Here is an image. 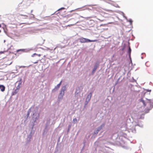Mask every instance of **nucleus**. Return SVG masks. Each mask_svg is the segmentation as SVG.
Returning <instances> with one entry per match:
<instances>
[{
  "mask_svg": "<svg viewBox=\"0 0 153 153\" xmlns=\"http://www.w3.org/2000/svg\"><path fill=\"white\" fill-rule=\"evenodd\" d=\"M80 42L81 43H85L91 42H94L97 41L96 40H91L83 37H81L79 39Z\"/></svg>",
  "mask_w": 153,
  "mask_h": 153,
  "instance_id": "nucleus-1",
  "label": "nucleus"
},
{
  "mask_svg": "<svg viewBox=\"0 0 153 153\" xmlns=\"http://www.w3.org/2000/svg\"><path fill=\"white\" fill-rule=\"evenodd\" d=\"M64 94V91L61 90V92L58 98L62 99Z\"/></svg>",
  "mask_w": 153,
  "mask_h": 153,
  "instance_id": "nucleus-2",
  "label": "nucleus"
},
{
  "mask_svg": "<svg viewBox=\"0 0 153 153\" xmlns=\"http://www.w3.org/2000/svg\"><path fill=\"white\" fill-rule=\"evenodd\" d=\"M92 94L91 93H90L87 96L86 101L88 102L90 100Z\"/></svg>",
  "mask_w": 153,
  "mask_h": 153,
  "instance_id": "nucleus-3",
  "label": "nucleus"
},
{
  "mask_svg": "<svg viewBox=\"0 0 153 153\" xmlns=\"http://www.w3.org/2000/svg\"><path fill=\"white\" fill-rule=\"evenodd\" d=\"M5 87L3 85H0V89L2 91H4L5 90Z\"/></svg>",
  "mask_w": 153,
  "mask_h": 153,
  "instance_id": "nucleus-4",
  "label": "nucleus"
},
{
  "mask_svg": "<svg viewBox=\"0 0 153 153\" xmlns=\"http://www.w3.org/2000/svg\"><path fill=\"white\" fill-rule=\"evenodd\" d=\"M98 66V64H96L95 65L94 67V68L92 71V73L93 74H94V72L96 70Z\"/></svg>",
  "mask_w": 153,
  "mask_h": 153,
  "instance_id": "nucleus-5",
  "label": "nucleus"
},
{
  "mask_svg": "<svg viewBox=\"0 0 153 153\" xmlns=\"http://www.w3.org/2000/svg\"><path fill=\"white\" fill-rule=\"evenodd\" d=\"M62 80L60 81V83L57 85L55 87V88L56 89H58L60 87V86L62 84Z\"/></svg>",
  "mask_w": 153,
  "mask_h": 153,
  "instance_id": "nucleus-6",
  "label": "nucleus"
},
{
  "mask_svg": "<svg viewBox=\"0 0 153 153\" xmlns=\"http://www.w3.org/2000/svg\"><path fill=\"white\" fill-rule=\"evenodd\" d=\"M131 50L130 47H129L128 50V53L129 54V56H130L131 55Z\"/></svg>",
  "mask_w": 153,
  "mask_h": 153,
  "instance_id": "nucleus-7",
  "label": "nucleus"
},
{
  "mask_svg": "<svg viewBox=\"0 0 153 153\" xmlns=\"http://www.w3.org/2000/svg\"><path fill=\"white\" fill-rule=\"evenodd\" d=\"M140 102H143V104H144V106H145L146 105L145 104V101H144L143 100V98H141V99H140Z\"/></svg>",
  "mask_w": 153,
  "mask_h": 153,
  "instance_id": "nucleus-8",
  "label": "nucleus"
},
{
  "mask_svg": "<svg viewBox=\"0 0 153 153\" xmlns=\"http://www.w3.org/2000/svg\"><path fill=\"white\" fill-rule=\"evenodd\" d=\"M19 91V90H18L17 89H15V91H14V94H17Z\"/></svg>",
  "mask_w": 153,
  "mask_h": 153,
  "instance_id": "nucleus-9",
  "label": "nucleus"
},
{
  "mask_svg": "<svg viewBox=\"0 0 153 153\" xmlns=\"http://www.w3.org/2000/svg\"><path fill=\"white\" fill-rule=\"evenodd\" d=\"M21 84V83H19V84L17 86V87L16 88V89H17L19 90V89L20 87V85Z\"/></svg>",
  "mask_w": 153,
  "mask_h": 153,
  "instance_id": "nucleus-10",
  "label": "nucleus"
},
{
  "mask_svg": "<svg viewBox=\"0 0 153 153\" xmlns=\"http://www.w3.org/2000/svg\"><path fill=\"white\" fill-rule=\"evenodd\" d=\"M35 55H37L39 57H40V56H41V55L39 54H36V53H34L33 54V55H32V57H33L35 56Z\"/></svg>",
  "mask_w": 153,
  "mask_h": 153,
  "instance_id": "nucleus-11",
  "label": "nucleus"
},
{
  "mask_svg": "<svg viewBox=\"0 0 153 153\" xmlns=\"http://www.w3.org/2000/svg\"><path fill=\"white\" fill-rule=\"evenodd\" d=\"M77 121V119L76 118H75L73 119V121L74 122V123H76Z\"/></svg>",
  "mask_w": 153,
  "mask_h": 153,
  "instance_id": "nucleus-12",
  "label": "nucleus"
},
{
  "mask_svg": "<svg viewBox=\"0 0 153 153\" xmlns=\"http://www.w3.org/2000/svg\"><path fill=\"white\" fill-rule=\"evenodd\" d=\"M102 128V127H99L98 129L97 130V133H98V131H99Z\"/></svg>",
  "mask_w": 153,
  "mask_h": 153,
  "instance_id": "nucleus-13",
  "label": "nucleus"
},
{
  "mask_svg": "<svg viewBox=\"0 0 153 153\" xmlns=\"http://www.w3.org/2000/svg\"><path fill=\"white\" fill-rule=\"evenodd\" d=\"M65 9V8H64V7H62L60 9H59L57 11H59L61 10H63V9Z\"/></svg>",
  "mask_w": 153,
  "mask_h": 153,
  "instance_id": "nucleus-14",
  "label": "nucleus"
},
{
  "mask_svg": "<svg viewBox=\"0 0 153 153\" xmlns=\"http://www.w3.org/2000/svg\"><path fill=\"white\" fill-rule=\"evenodd\" d=\"M6 52L5 51H0V54H2V53H4L5 52Z\"/></svg>",
  "mask_w": 153,
  "mask_h": 153,
  "instance_id": "nucleus-15",
  "label": "nucleus"
},
{
  "mask_svg": "<svg viewBox=\"0 0 153 153\" xmlns=\"http://www.w3.org/2000/svg\"><path fill=\"white\" fill-rule=\"evenodd\" d=\"M129 22H130V23L131 24L132 23V21L131 19H129Z\"/></svg>",
  "mask_w": 153,
  "mask_h": 153,
  "instance_id": "nucleus-16",
  "label": "nucleus"
},
{
  "mask_svg": "<svg viewBox=\"0 0 153 153\" xmlns=\"http://www.w3.org/2000/svg\"><path fill=\"white\" fill-rule=\"evenodd\" d=\"M21 15L22 16H26V17H27V16H26V15Z\"/></svg>",
  "mask_w": 153,
  "mask_h": 153,
  "instance_id": "nucleus-17",
  "label": "nucleus"
},
{
  "mask_svg": "<svg viewBox=\"0 0 153 153\" xmlns=\"http://www.w3.org/2000/svg\"><path fill=\"white\" fill-rule=\"evenodd\" d=\"M38 61H39V60H37L36 62H34V63H38Z\"/></svg>",
  "mask_w": 153,
  "mask_h": 153,
  "instance_id": "nucleus-18",
  "label": "nucleus"
},
{
  "mask_svg": "<svg viewBox=\"0 0 153 153\" xmlns=\"http://www.w3.org/2000/svg\"><path fill=\"white\" fill-rule=\"evenodd\" d=\"M22 50V49H20V50H18V51H21V50Z\"/></svg>",
  "mask_w": 153,
  "mask_h": 153,
  "instance_id": "nucleus-19",
  "label": "nucleus"
},
{
  "mask_svg": "<svg viewBox=\"0 0 153 153\" xmlns=\"http://www.w3.org/2000/svg\"><path fill=\"white\" fill-rule=\"evenodd\" d=\"M1 27V25L0 24V27Z\"/></svg>",
  "mask_w": 153,
  "mask_h": 153,
  "instance_id": "nucleus-20",
  "label": "nucleus"
},
{
  "mask_svg": "<svg viewBox=\"0 0 153 153\" xmlns=\"http://www.w3.org/2000/svg\"><path fill=\"white\" fill-rule=\"evenodd\" d=\"M74 10H71L70 11L71 12H72V11H73Z\"/></svg>",
  "mask_w": 153,
  "mask_h": 153,
  "instance_id": "nucleus-21",
  "label": "nucleus"
},
{
  "mask_svg": "<svg viewBox=\"0 0 153 153\" xmlns=\"http://www.w3.org/2000/svg\"><path fill=\"white\" fill-rule=\"evenodd\" d=\"M101 26H103L104 25H100Z\"/></svg>",
  "mask_w": 153,
  "mask_h": 153,
  "instance_id": "nucleus-22",
  "label": "nucleus"
},
{
  "mask_svg": "<svg viewBox=\"0 0 153 153\" xmlns=\"http://www.w3.org/2000/svg\"><path fill=\"white\" fill-rule=\"evenodd\" d=\"M147 103H149V102H148Z\"/></svg>",
  "mask_w": 153,
  "mask_h": 153,
  "instance_id": "nucleus-23",
  "label": "nucleus"
}]
</instances>
